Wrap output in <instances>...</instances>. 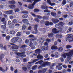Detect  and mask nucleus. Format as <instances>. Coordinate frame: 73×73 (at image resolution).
<instances>
[{"label": "nucleus", "instance_id": "f257e3e1", "mask_svg": "<svg viewBox=\"0 0 73 73\" xmlns=\"http://www.w3.org/2000/svg\"><path fill=\"white\" fill-rule=\"evenodd\" d=\"M64 25V23L63 22H59L58 24L56 25L55 27L56 28L60 30H58L56 28H54L52 29V32L54 34H56V33L62 32V31L64 30V26H63Z\"/></svg>", "mask_w": 73, "mask_h": 73}, {"label": "nucleus", "instance_id": "f03ea898", "mask_svg": "<svg viewBox=\"0 0 73 73\" xmlns=\"http://www.w3.org/2000/svg\"><path fill=\"white\" fill-rule=\"evenodd\" d=\"M18 41V42L21 43L23 41V40L18 37L13 38L11 39V41L13 43H16Z\"/></svg>", "mask_w": 73, "mask_h": 73}, {"label": "nucleus", "instance_id": "7ed1b4c3", "mask_svg": "<svg viewBox=\"0 0 73 73\" xmlns=\"http://www.w3.org/2000/svg\"><path fill=\"white\" fill-rule=\"evenodd\" d=\"M50 65V63L48 62H44L43 64H42V65L39 66L38 67V69H41L43 67H45L46 65L49 66Z\"/></svg>", "mask_w": 73, "mask_h": 73}, {"label": "nucleus", "instance_id": "20e7f679", "mask_svg": "<svg viewBox=\"0 0 73 73\" xmlns=\"http://www.w3.org/2000/svg\"><path fill=\"white\" fill-rule=\"evenodd\" d=\"M67 37L66 38V40H70V38H72V40H70L69 42H73V38L72 35L71 34H68L66 36Z\"/></svg>", "mask_w": 73, "mask_h": 73}, {"label": "nucleus", "instance_id": "39448f33", "mask_svg": "<svg viewBox=\"0 0 73 73\" xmlns=\"http://www.w3.org/2000/svg\"><path fill=\"white\" fill-rule=\"evenodd\" d=\"M41 8L42 9H46L44 10V12H47V13H50V11L47 10L48 8V7L47 6L42 5L41 6Z\"/></svg>", "mask_w": 73, "mask_h": 73}, {"label": "nucleus", "instance_id": "423d86ee", "mask_svg": "<svg viewBox=\"0 0 73 73\" xmlns=\"http://www.w3.org/2000/svg\"><path fill=\"white\" fill-rule=\"evenodd\" d=\"M37 58L38 59L34 60L33 61V62H36V61L38 60H42L43 58V56H42L40 54H38L37 56Z\"/></svg>", "mask_w": 73, "mask_h": 73}, {"label": "nucleus", "instance_id": "0eeeda50", "mask_svg": "<svg viewBox=\"0 0 73 73\" xmlns=\"http://www.w3.org/2000/svg\"><path fill=\"white\" fill-rule=\"evenodd\" d=\"M70 53L71 55L69 56H68L67 61H70L72 60L71 58H72V56L73 55V50H71L70 52Z\"/></svg>", "mask_w": 73, "mask_h": 73}, {"label": "nucleus", "instance_id": "6e6552de", "mask_svg": "<svg viewBox=\"0 0 73 73\" xmlns=\"http://www.w3.org/2000/svg\"><path fill=\"white\" fill-rule=\"evenodd\" d=\"M71 55V54L70 53V52H69L68 53H65L62 55V58H63L64 59H65V58H66V56L67 57L68 56H70V55Z\"/></svg>", "mask_w": 73, "mask_h": 73}, {"label": "nucleus", "instance_id": "1a4fd4ad", "mask_svg": "<svg viewBox=\"0 0 73 73\" xmlns=\"http://www.w3.org/2000/svg\"><path fill=\"white\" fill-rule=\"evenodd\" d=\"M23 54V52H17L16 53V54L18 56H20L22 57V58H23L24 57H26V55L25 54Z\"/></svg>", "mask_w": 73, "mask_h": 73}, {"label": "nucleus", "instance_id": "9d476101", "mask_svg": "<svg viewBox=\"0 0 73 73\" xmlns=\"http://www.w3.org/2000/svg\"><path fill=\"white\" fill-rule=\"evenodd\" d=\"M36 4L34 2L32 4H30L28 6V8L30 9H32L34 8V5Z\"/></svg>", "mask_w": 73, "mask_h": 73}, {"label": "nucleus", "instance_id": "9b49d317", "mask_svg": "<svg viewBox=\"0 0 73 73\" xmlns=\"http://www.w3.org/2000/svg\"><path fill=\"white\" fill-rule=\"evenodd\" d=\"M9 46L10 47H11L12 49H18L20 47V46L17 45H14L12 46H11L9 45Z\"/></svg>", "mask_w": 73, "mask_h": 73}, {"label": "nucleus", "instance_id": "f8f14e48", "mask_svg": "<svg viewBox=\"0 0 73 73\" xmlns=\"http://www.w3.org/2000/svg\"><path fill=\"white\" fill-rule=\"evenodd\" d=\"M52 20L54 24H57L59 22V20L56 19L52 18Z\"/></svg>", "mask_w": 73, "mask_h": 73}, {"label": "nucleus", "instance_id": "ddd939ff", "mask_svg": "<svg viewBox=\"0 0 73 73\" xmlns=\"http://www.w3.org/2000/svg\"><path fill=\"white\" fill-rule=\"evenodd\" d=\"M5 13L7 15H10L13 13V11L12 10H9V11H5Z\"/></svg>", "mask_w": 73, "mask_h": 73}, {"label": "nucleus", "instance_id": "4468645a", "mask_svg": "<svg viewBox=\"0 0 73 73\" xmlns=\"http://www.w3.org/2000/svg\"><path fill=\"white\" fill-rule=\"evenodd\" d=\"M22 21L24 24H26V25H29V24L28 23V20L27 19H24L22 20Z\"/></svg>", "mask_w": 73, "mask_h": 73}, {"label": "nucleus", "instance_id": "2eb2a0df", "mask_svg": "<svg viewBox=\"0 0 73 73\" xmlns=\"http://www.w3.org/2000/svg\"><path fill=\"white\" fill-rule=\"evenodd\" d=\"M48 36L49 38H51L53 37L54 36V34L52 33H48Z\"/></svg>", "mask_w": 73, "mask_h": 73}, {"label": "nucleus", "instance_id": "dca6fc26", "mask_svg": "<svg viewBox=\"0 0 73 73\" xmlns=\"http://www.w3.org/2000/svg\"><path fill=\"white\" fill-rule=\"evenodd\" d=\"M3 58H4V55L3 54H1L0 55V60L2 62H3Z\"/></svg>", "mask_w": 73, "mask_h": 73}, {"label": "nucleus", "instance_id": "f3484780", "mask_svg": "<svg viewBox=\"0 0 73 73\" xmlns=\"http://www.w3.org/2000/svg\"><path fill=\"white\" fill-rule=\"evenodd\" d=\"M35 52L37 54H40L41 53V50L40 49H37L35 50Z\"/></svg>", "mask_w": 73, "mask_h": 73}, {"label": "nucleus", "instance_id": "a211bd4d", "mask_svg": "<svg viewBox=\"0 0 73 73\" xmlns=\"http://www.w3.org/2000/svg\"><path fill=\"white\" fill-rule=\"evenodd\" d=\"M9 3L11 4H16V2L15 0L9 1Z\"/></svg>", "mask_w": 73, "mask_h": 73}, {"label": "nucleus", "instance_id": "6ab92c4d", "mask_svg": "<svg viewBox=\"0 0 73 73\" xmlns=\"http://www.w3.org/2000/svg\"><path fill=\"white\" fill-rule=\"evenodd\" d=\"M9 7L11 9H15L16 8V6L15 5H9Z\"/></svg>", "mask_w": 73, "mask_h": 73}, {"label": "nucleus", "instance_id": "aec40b11", "mask_svg": "<svg viewBox=\"0 0 73 73\" xmlns=\"http://www.w3.org/2000/svg\"><path fill=\"white\" fill-rule=\"evenodd\" d=\"M1 28L3 31H5L6 29V26L5 25H2L1 26Z\"/></svg>", "mask_w": 73, "mask_h": 73}, {"label": "nucleus", "instance_id": "412c9836", "mask_svg": "<svg viewBox=\"0 0 73 73\" xmlns=\"http://www.w3.org/2000/svg\"><path fill=\"white\" fill-rule=\"evenodd\" d=\"M37 28H38V26L37 25H34V30L36 32H38V30H37Z\"/></svg>", "mask_w": 73, "mask_h": 73}, {"label": "nucleus", "instance_id": "4be33fe9", "mask_svg": "<svg viewBox=\"0 0 73 73\" xmlns=\"http://www.w3.org/2000/svg\"><path fill=\"white\" fill-rule=\"evenodd\" d=\"M56 37L58 38H61L62 37V36L61 35L57 34L56 36Z\"/></svg>", "mask_w": 73, "mask_h": 73}, {"label": "nucleus", "instance_id": "5701e85b", "mask_svg": "<svg viewBox=\"0 0 73 73\" xmlns=\"http://www.w3.org/2000/svg\"><path fill=\"white\" fill-rule=\"evenodd\" d=\"M51 48L52 50H56V49H58V48L57 46L54 45L51 47Z\"/></svg>", "mask_w": 73, "mask_h": 73}, {"label": "nucleus", "instance_id": "b1692460", "mask_svg": "<svg viewBox=\"0 0 73 73\" xmlns=\"http://www.w3.org/2000/svg\"><path fill=\"white\" fill-rule=\"evenodd\" d=\"M43 63V60H40L38 61V62H36L35 63V64H39L40 65H42V63Z\"/></svg>", "mask_w": 73, "mask_h": 73}, {"label": "nucleus", "instance_id": "393cba45", "mask_svg": "<svg viewBox=\"0 0 73 73\" xmlns=\"http://www.w3.org/2000/svg\"><path fill=\"white\" fill-rule=\"evenodd\" d=\"M42 50H47L48 49L46 47H45V46H43L41 48Z\"/></svg>", "mask_w": 73, "mask_h": 73}, {"label": "nucleus", "instance_id": "a878e982", "mask_svg": "<svg viewBox=\"0 0 73 73\" xmlns=\"http://www.w3.org/2000/svg\"><path fill=\"white\" fill-rule=\"evenodd\" d=\"M56 69H58L59 70H61L62 68V66H58L56 67Z\"/></svg>", "mask_w": 73, "mask_h": 73}, {"label": "nucleus", "instance_id": "bb28decb", "mask_svg": "<svg viewBox=\"0 0 73 73\" xmlns=\"http://www.w3.org/2000/svg\"><path fill=\"white\" fill-rule=\"evenodd\" d=\"M21 32H19L17 33L16 36H17V37H19V36H21Z\"/></svg>", "mask_w": 73, "mask_h": 73}, {"label": "nucleus", "instance_id": "cd10ccee", "mask_svg": "<svg viewBox=\"0 0 73 73\" xmlns=\"http://www.w3.org/2000/svg\"><path fill=\"white\" fill-rule=\"evenodd\" d=\"M10 33L11 35H15L16 34V32L13 30L10 31Z\"/></svg>", "mask_w": 73, "mask_h": 73}, {"label": "nucleus", "instance_id": "c85d7f7f", "mask_svg": "<svg viewBox=\"0 0 73 73\" xmlns=\"http://www.w3.org/2000/svg\"><path fill=\"white\" fill-rule=\"evenodd\" d=\"M22 17L23 19H27L28 17V15L27 14H24L22 15Z\"/></svg>", "mask_w": 73, "mask_h": 73}, {"label": "nucleus", "instance_id": "c756f323", "mask_svg": "<svg viewBox=\"0 0 73 73\" xmlns=\"http://www.w3.org/2000/svg\"><path fill=\"white\" fill-rule=\"evenodd\" d=\"M49 22L47 21L45 22L44 24L46 26H49Z\"/></svg>", "mask_w": 73, "mask_h": 73}, {"label": "nucleus", "instance_id": "7c9ffc66", "mask_svg": "<svg viewBox=\"0 0 73 73\" xmlns=\"http://www.w3.org/2000/svg\"><path fill=\"white\" fill-rule=\"evenodd\" d=\"M12 23H14V24H15V23H17V19H13L12 20Z\"/></svg>", "mask_w": 73, "mask_h": 73}, {"label": "nucleus", "instance_id": "2f4dec72", "mask_svg": "<svg viewBox=\"0 0 73 73\" xmlns=\"http://www.w3.org/2000/svg\"><path fill=\"white\" fill-rule=\"evenodd\" d=\"M26 28H27V26H26L25 25H23L22 26V30L23 31H25V29H26Z\"/></svg>", "mask_w": 73, "mask_h": 73}, {"label": "nucleus", "instance_id": "473e14b6", "mask_svg": "<svg viewBox=\"0 0 73 73\" xmlns=\"http://www.w3.org/2000/svg\"><path fill=\"white\" fill-rule=\"evenodd\" d=\"M22 69L25 72H26L27 70V68L25 66L23 67Z\"/></svg>", "mask_w": 73, "mask_h": 73}, {"label": "nucleus", "instance_id": "72a5a7b5", "mask_svg": "<svg viewBox=\"0 0 73 73\" xmlns=\"http://www.w3.org/2000/svg\"><path fill=\"white\" fill-rule=\"evenodd\" d=\"M40 11L39 9H35L34 10V12H38Z\"/></svg>", "mask_w": 73, "mask_h": 73}, {"label": "nucleus", "instance_id": "f704fd0d", "mask_svg": "<svg viewBox=\"0 0 73 73\" xmlns=\"http://www.w3.org/2000/svg\"><path fill=\"white\" fill-rule=\"evenodd\" d=\"M47 2L48 4H49L50 5H52V3H51L50 0H47Z\"/></svg>", "mask_w": 73, "mask_h": 73}, {"label": "nucleus", "instance_id": "c9c22d12", "mask_svg": "<svg viewBox=\"0 0 73 73\" xmlns=\"http://www.w3.org/2000/svg\"><path fill=\"white\" fill-rule=\"evenodd\" d=\"M42 19L43 20H47L48 19V18H47V17L45 16H43L42 17Z\"/></svg>", "mask_w": 73, "mask_h": 73}, {"label": "nucleus", "instance_id": "e433bc0d", "mask_svg": "<svg viewBox=\"0 0 73 73\" xmlns=\"http://www.w3.org/2000/svg\"><path fill=\"white\" fill-rule=\"evenodd\" d=\"M0 70H1V71H2V72H5V70L3 69V68L1 67H0Z\"/></svg>", "mask_w": 73, "mask_h": 73}, {"label": "nucleus", "instance_id": "4c0bfd02", "mask_svg": "<svg viewBox=\"0 0 73 73\" xmlns=\"http://www.w3.org/2000/svg\"><path fill=\"white\" fill-rule=\"evenodd\" d=\"M66 0H63L62 3V4L63 5H65V4H66Z\"/></svg>", "mask_w": 73, "mask_h": 73}, {"label": "nucleus", "instance_id": "58836bf2", "mask_svg": "<svg viewBox=\"0 0 73 73\" xmlns=\"http://www.w3.org/2000/svg\"><path fill=\"white\" fill-rule=\"evenodd\" d=\"M51 15L53 16H56V14L55 13L52 12L51 13Z\"/></svg>", "mask_w": 73, "mask_h": 73}, {"label": "nucleus", "instance_id": "ea45409f", "mask_svg": "<svg viewBox=\"0 0 73 73\" xmlns=\"http://www.w3.org/2000/svg\"><path fill=\"white\" fill-rule=\"evenodd\" d=\"M64 49L63 48H62V47H60L59 48H58V50H59L60 52H62V50H63Z\"/></svg>", "mask_w": 73, "mask_h": 73}, {"label": "nucleus", "instance_id": "a19ab883", "mask_svg": "<svg viewBox=\"0 0 73 73\" xmlns=\"http://www.w3.org/2000/svg\"><path fill=\"white\" fill-rule=\"evenodd\" d=\"M21 13H23V14H28V12L27 11H24L22 12Z\"/></svg>", "mask_w": 73, "mask_h": 73}, {"label": "nucleus", "instance_id": "79ce46f5", "mask_svg": "<svg viewBox=\"0 0 73 73\" xmlns=\"http://www.w3.org/2000/svg\"><path fill=\"white\" fill-rule=\"evenodd\" d=\"M15 12H18L20 11V9H19L16 8L15 10Z\"/></svg>", "mask_w": 73, "mask_h": 73}, {"label": "nucleus", "instance_id": "37998d69", "mask_svg": "<svg viewBox=\"0 0 73 73\" xmlns=\"http://www.w3.org/2000/svg\"><path fill=\"white\" fill-rule=\"evenodd\" d=\"M71 48H72V46L70 45H67L66 46V48L67 49H69Z\"/></svg>", "mask_w": 73, "mask_h": 73}, {"label": "nucleus", "instance_id": "c03bdc74", "mask_svg": "<svg viewBox=\"0 0 73 73\" xmlns=\"http://www.w3.org/2000/svg\"><path fill=\"white\" fill-rule=\"evenodd\" d=\"M6 38L7 39V40L8 41L9 40V38H10V36L9 35H8L7 36H6Z\"/></svg>", "mask_w": 73, "mask_h": 73}, {"label": "nucleus", "instance_id": "a18cd8bd", "mask_svg": "<svg viewBox=\"0 0 73 73\" xmlns=\"http://www.w3.org/2000/svg\"><path fill=\"white\" fill-rule=\"evenodd\" d=\"M36 66H34L32 67V70H35V69H36Z\"/></svg>", "mask_w": 73, "mask_h": 73}, {"label": "nucleus", "instance_id": "49530a36", "mask_svg": "<svg viewBox=\"0 0 73 73\" xmlns=\"http://www.w3.org/2000/svg\"><path fill=\"white\" fill-rule=\"evenodd\" d=\"M26 47V45H23L21 46V48H25Z\"/></svg>", "mask_w": 73, "mask_h": 73}, {"label": "nucleus", "instance_id": "de8ad7c7", "mask_svg": "<svg viewBox=\"0 0 73 73\" xmlns=\"http://www.w3.org/2000/svg\"><path fill=\"white\" fill-rule=\"evenodd\" d=\"M10 70L12 72H13L14 70V68L12 66L10 67Z\"/></svg>", "mask_w": 73, "mask_h": 73}, {"label": "nucleus", "instance_id": "09e8293b", "mask_svg": "<svg viewBox=\"0 0 73 73\" xmlns=\"http://www.w3.org/2000/svg\"><path fill=\"white\" fill-rule=\"evenodd\" d=\"M41 0H35L34 2L36 4L37 2H39V1H40Z\"/></svg>", "mask_w": 73, "mask_h": 73}, {"label": "nucleus", "instance_id": "8fccbe9b", "mask_svg": "<svg viewBox=\"0 0 73 73\" xmlns=\"http://www.w3.org/2000/svg\"><path fill=\"white\" fill-rule=\"evenodd\" d=\"M46 41H47L48 42H50V41H51V40H50V39H46Z\"/></svg>", "mask_w": 73, "mask_h": 73}, {"label": "nucleus", "instance_id": "3c124183", "mask_svg": "<svg viewBox=\"0 0 73 73\" xmlns=\"http://www.w3.org/2000/svg\"><path fill=\"white\" fill-rule=\"evenodd\" d=\"M73 22L72 21H71L68 23V24H69V25H73Z\"/></svg>", "mask_w": 73, "mask_h": 73}, {"label": "nucleus", "instance_id": "603ef678", "mask_svg": "<svg viewBox=\"0 0 73 73\" xmlns=\"http://www.w3.org/2000/svg\"><path fill=\"white\" fill-rule=\"evenodd\" d=\"M23 1L27 2V3H30L31 1L30 0H23Z\"/></svg>", "mask_w": 73, "mask_h": 73}, {"label": "nucleus", "instance_id": "864d4df0", "mask_svg": "<svg viewBox=\"0 0 73 73\" xmlns=\"http://www.w3.org/2000/svg\"><path fill=\"white\" fill-rule=\"evenodd\" d=\"M29 46L31 47H32L33 46V44L32 42H31L29 44Z\"/></svg>", "mask_w": 73, "mask_h": 73}, {"label": "nucleus", "instance_id": "5fc2aeb1", "mask_svg": "<svg viewBox=\"0 0 73 73\" xmlns=\"http://www.w3.org/2000/svg\"><path fill=\"white\" fill-rule=\"evenodd\" d=\"M61 65H62V63H58V65H56V67H57V66H61Z\"/></svg>", "mask_w": 73, "mask_h": 73}, {"label": "nucleus", "instance_id": "6e6d98bb", "mask_svg": "<svg viewBox=\"0 0 73 73\" xmlns=\"http://www.w3.org/2000/svg\"><path fill=\"white\" fill-rule=\"evenodd\" d=\"M62 66L64 68H65V69L67 68V66L65 64L62 65Z\"/></svg>", "mask_w": 73, "mask_h": 73}, {"label": "nucleus", "instance_id": "4d7b16f0", "mask_svg": "<svg viewBox=\"0 0 73 73\" xmlns=\"http://www.w3.org/2000/svg\"><path fill=\"white\" fill-rule=\"evenodd\" d=\"M29 40L26 39L25 41V43L26 44H28L29 42Z\"/></svg>", "mask_w": 73, "mask_h": 73}, {"label": "nucleus", "instance_id": "13d9d810", "mask_svg": "<svg viewBox=\"0 0 73 73\" xmlns=\"http://www.w3.org/2000/svg\"><path fill=\"white\" fill-rule=\"evenodd\" d=\"M27 61V59L25 58L23 59V62H26Z\"/></svg>", "mask_w": 73, "mask_h": 73}, {"label": "nucleus", "instance_id": "bf43d9fd", "mask_svg": "<svg viewBox=\"0 0 73 73\" xmlns=\"http://www.w3.org/2000/svg\"><path fill=\"white\" fill-rule=\"evenodd\" d=\"M14 25H10L9 27L10 28H14Z\"/></svg>", "mask_w": 73, "mask_h": 73}, {"label": "nucleus", "instance_id": "052dcab7", "mask_svg": "<svg viewBox=\"0 0 73 73\" xmlns=\"http://www.w3.org/2000/svg\"><path fill=\"white\" fill-rule=\"evenodd\" d=\"M0 48H1V49L3 48V44H0Z\"/></svg>", "mask_w": 73, "mask_h": 73}, {"label": "nucleus", "instance_id": "680f3d73", "mask_svg": "<svg viewBox=\"0 0 73 73\" xmlns=\"http://www.w3.org/2000/svg\"><path fill=\"white\" fill-rule=\"evenodd\" d=\"M48 44L47 42H46L44 43V45L45 46H48Z\"/></svg>", "mask_w": 73, "mask_h": 73}, {"label": "nucleus", "instance_id": "e2e57ef3", "mask_svg": "<svg viewBox=\"0 0 73 73\" xmlns=\"http://www.w3.org/2000/svg\"><path fill=\"white\" fill-rule=\"evenodd\" d=\"M35 20L37 22H39L40 21V20L36 18H35Z\"/></svg>", "mask_w": 73, "mask_h": 73}, {"label": "nucleus", "instance_id": "0e129e2a", "mask_svg": "<svg viewBox=\"0 0 73 73\" xmlns=\"http://www.w3.org/2000/svg\"><path fill=\"white\" fill-rule=\"evenodd\" d=\"M73 2H71L70 3V7H72V6H73Z\"/></svg>", "mask_w": 73, "mask_h": 73}, {"label": "nucleus", "instance_id": "69168bd1", "mask_svg": "<svg viewBox=\"0 0 73 73\" xmlns=\"http://www.w3.org/2000/svg\"><path fill=\"white\" fill-rule=\"evenodd\" d=\"M53 25V22H49V25Z\"/></svg>", "mask_w": 73, "mask_h": 73}, {"label": "nucleus", "instance_id": "338daca9", "mask_svg": "<svg viewBox=\"0 0 73 73\" xmlns=\"http://www.w3.org/2000/svg\"><path fill=\"white\" fill-rule=\"evenodd\" d=\"M33 44L34 45H37L38 43H37V41H34L33 42Z\"/></svg>", "mask_w": 73, "mask_h": 73}, {"label": "nucleus", "instance_id": "774afa93", "mask_svg": "<svg viewBox=\"0 0 73 73\" xmlns=\"http://www.w3.org/2000/svg\"><path fill=\"white\" fill-rule=\"evenodd\" d=\"M1 21H2V22H4V21H5V18H3L1 19Z\"/></svg>", "mask_w": 73, "mask_h": 73}]
</instances>
